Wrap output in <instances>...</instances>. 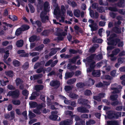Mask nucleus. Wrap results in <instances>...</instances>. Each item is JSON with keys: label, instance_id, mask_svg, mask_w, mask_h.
Returning a JSON list of instances; mask_svg holds the SVG:
<instances>
[{"label": "nucleus", "instance_id": "f257e3e1", "mask_svg": "<svg viewBox=\"0 0 125 125\" xmlns=\"http://www.w3.org/2000/svg\"><path fill=\"white\" fill-rule=\"evenodd\" d=\"M107 113L108 118L110 119H118L119 117L121 116V112L115 111H109Z\"/></svg>", "mask_w": 125, "mask_h": 125}, {"label": "nucleus", "instance_id": "f03ea898", "mask_svg": "<svg viewBox=\"0 0 125 125\" xmlns=\"http://www.w3.org/2000/svg\"><path fill=\"white\" fill-rule=\"evenodd\" d=\"M20 95V92L18 89H15L14 91H10L7 94V95L11 96L13 98H18Z\"/></svg>", "mask_w": 125, "mask_h": 125}, {"label": "nucleus", "instance_id": "7ed1b4c3", "mask_svg": "<svg viewBox=\"0 0 125 125\" xmlns=\"http://www.w3.org/2000/svg\"><path fill=\"white\" fill-rule=\"evenodd\" d=\"M109 42L108 44L109 45H111L114 46H115L120 41V39L118 38H115L114 39L108 40Z\"/></svg>", "mask_w": 125, "mask_h": 125}, {"label": "nucleus", "instance_id": "20e7f679", "mask_svg": "<svg viewBox=\"0 0 125 125\" xmlns=\"http://www.w3.org/2000/svg\"><path fill=\"white\" fill-rule=\"evenodd\" d=\"M53 6L55 7L54 10V14L56 16H61V10L58 4H56V5H53Z\"/></svg>", "mask_w": 125, "mask_h": 125}, {"label": "nucleus", "instance_id": "39448f33", "mask_svg": "<svg viewBox=\"0 0 125 125\" xmlns=\"http://www.w3.org/2000/svg\"><path fill=\"white\" fill-rule=\"evenodd\" d=\"M78 112L81 113H88L89 112V110L87 109L86 107L82 106H79L77 108Z\"/></svg>", "mask_w": 125, "mask_h": 125}, {"label": "nucleus", "instance_id": "423d86ee", "mask_svg": "<svg viewBox=\"0 0 125 125\" xmlns=\"http://www.w3.org/2000/svg\"><path fill=\"white\" fill-rule=\"evenodd\" d=\"M72 119H67L60 122V125H71L73 122Z\"/></svg>", "mask_w": 125, "mask_h": 125}, {"label": "nucleus", "instance_id": "0eeeda50", "mask_svg": "<svg viewBox=\"0 0 125 125\" xmlns=\"http://www.w3.org/2000/svg\"><path fill=\"white\" fill-rule=\"evenodd\" d=\"M50 85L51 87L55 86L58 88L60 86V82L57 80H52L50 82Z\"/></svg>", "mask_w": 125, "mask_h": 125}, {"label": "nucleus", "instance_id": "6e6552de", "mask_svg": "<svg viewBox=\"0 0 125 125\" xmlns=\"http://www.w3.org/2000/svg\"><path fill=\"white\" fill-rule=\"evenodd\" d=\"M74 28L75 31V33L76 34H78L79 32L81 33H82L83 32L82 29L78 25H75L74 26Z\"/></svg>", "mask_w": 125, "mask_h": 125}, {"label": "nucleus", "instance_id": "1a4fd4ad", "mask_svg": "<svg viewBox=\"0 0 125 125\" xmlns=\"http://www.w3.org/2000/svg\"><path fill=\"white\" fill-rule=\"evenodd\" d=\"M92 74L94 77H99L101 75L100 71L99 70H94L92 72Z\"/></svg>", "mask_w": 125, "mask_h": 125}, {"label": "nucleus", "instance_id": "9d476101", "mask_svg": "<svg viewBox=\"0 0 125 125\" xmlns=\"http://www.w3.org/2000/svg\"><path fill=\"white\" fill-rule=\"evenodd\" d=\"M40 17L43 23H45L46 20H49V17L47 15L45 16L43 15H40Z\"/></svg>", "mask_w": 125, "mask_h": 125}, {"label": "nucleus", "instance_id": "9b49d317", "mask_svg": "<svg viewBox=\"0 0 125 125\" xmlns=\"http://www.w3.org/2000/svg\"><path fill=\"white\" fill-rule=\"evenodd\" d=\"M89 26L91 28L92 31H95L98 29V26L96 23H95L93 25L90 24Z\"/></svg>", "mask_w": 125, "mask_h": 125}, {"label": "nucleus", "instance_id": "f8f14e48", "mask_svg": "<svg viewBox=\"0 0 125 125\" xmlns=\"http://www.w3.org/2000/svg\"><path fill=\"white\" fill-rule=\"evenodd\" d=\"M78 103L80 104H85L88 103V100L84 99H80L78 101Z\"/></svg>", "mask_w": 125, "mask_h": 125}, {"label": "nucleus", "instance_id": "ddd939ff", "mask_svg": "<svg viewBox=\"0 0 125 125\" xmlns=\"http://www.w3.org/2000/svg\"><path fill=\"white\" fill-rule=\"evenodd\" d=\"M107 123V125H119L118 121L117 120L108 121Z\"/></svg>", "mask_w": 125, "mask_h": 125}, {"label": "nucleus", "instance_id": "4468645a", "mask_svg": "<svg viewBox=\"0 0 125 125\" xmlns=\"http://www.w3.org/2000/svg\"><path fill=\"white\" fill-rule=\"evenodd\" d=\"M43 86L42 85H36L35 86V90L37 92H39L40 90L43 89Z\"/></svg>", "mask_w": 125, "mask_h": 125}, {"label": "nucleus", "instance_id": "2eb2a0df", "mask_svg": "<svg viewBox=\"0 0 125 125\" xmlns=\"http://www.w3.org/2000/svg\"><path fill=\"white\" fill-rule=\"evenodd\" d=\"M23 44V41L22 40H20L17 41L16 42V45L19 48L22 47Z\"/></svg>", "mask_w": 125, "mask_h": 125}, {"label": "nucleus", "instance_id": "dca6fc26", "mask_svg": "<svg viewBox=\"0 0 125 125\" xmlns=\"http://www.w3.org/2000/svg\"><path fill=\"white\" fill-rule=\"evenodd\" d=\"M61 13L62 16H65V14L66 13V10L64 6L63 5L61 6Z\"/></svg>", "mask_w": 125, "mask_h": 125}, {"label": "nucleus", "instance_id": "f3484780", "mask_svg": "<svg viewBox=\"0 0 125 125\" xmlns=\"http://www.w3.org/2000/svg\"><path fill=\"white\" fill-rule=\"evenodd\" d=\"M5 73L6 75L10 77H12L14 75L13 72L11 70L5 71Z\"/></svg>", "mask_w": 125, "mask_h": 125}, {"label": "nucleus", "instance_id": "a211bd4d", "mask_svg": "<svg viewBox=\"0 0 125 125\" xmlns=\"http://www.w3.org/2000/svg\"><path fill=\"white\" fill-rule=\"evenodd\" d=\"M4 78H6L7 79V80L5 81L3 80H0V84L2 86H4L6 85L7 83L9 82V81L8 80V78L6 76L4 77Z\"/></svg>", "mask_w": 125, "mask_h": 125}, {"label": "nucleus", "instance_id": "6ab92c4d", "mask_svg": "<svg viewBox=\"0 0 125 125\" xmlns=\"http://www.w3.org/2000/svg\"><path fill=\"white\" fill-rule=\"evenodd\" d=\"M95 54H92L86 58V60L88 62H91L94 58Z\"/></svg>", "mask_w": 125, "mask_h": 125}, {"label": "nucleus", "instance_id": "aec40b11", "mask_svg": "<svg viewBox=\"0 0 125 125\" xmlns=\"http://www.w3.org/2000/svg\"><path fill=\"white\" fill-rule=\"evenodd\" d=\"M117 27L115 26V27L113 28L112 30L114 32L116 33H120L121 32V30Z\"/></svg>", "mask_w": 125, "mask_h": 125}, {"label": "nucleus", "instance_id": "412c9836", "mask_svg": "<svg viewBox=\"0 0 125 125\" xmlns=\"http://www.w3.org/2000/svg\"><path fill=\"white\" fill-rule=\"evenodd\" d=\"M37 36L36 35H33L30 37L29 41L30 42H33L36 40H38Z\"/></svg>", "mask_w": 125, "mask_h": 125}, {"label": "nucleus", "instance_id": "4be33fe9", "mask_svg": "<svg viewBox=\"0 0 125 125\" xmlns=\"http://www.w3.org/2000/svg\"><path fill=\"white\" fill-rule=\"evenodd\" d=\"M81 51V50L80 51L79 50H76L73 49H70L69 50V52L70 54H76L78 52H79L80 53V52Z\"/></svg>", "mask_w": 125, "mask_h": 125}, {"label": "nucleus", "instance_id": "5701e85b", "mask_svg": "<svg viewBox=\"0 0 125 125\" xmlns=\"http://www.w3.org/2000/svg\"><path fill=\"white\" fill-rule=\"evenodd\" d=\"M22 31V29L21 27L19 28L16 30L15 32V35L18 36L21 34Z\"/></svg>", "mask_w": 125, "mask_h": 125}, {"label": "nucleus", "instance_id": "b1692460", "mask_svg": "<svg viewBox=\"0 0 125 125\" xmlns=\"http://www.w3.org/2000/svg\"><path fill=\"white\" fill-rule=\"evenodd\" d=\"M80 11L79 10L76 9L74 11V14L75 16L77 17H79L80 16Z\"/></svg>", "mask_w": 125, "mask_h": 125}, {"label": "nucleus", "instance_id": "393cba45", "mask_svg": "<svg viewBox=\"0 0 125 125\" xmlns=\"http://www.w3.org/2000/svg\"><path fill=\"white\" fill-rule=\"evenodd\" d=\"M50 32V31L49 30H45L41 33V35L44 36H48Z\"/></svg>", "mask_w": 125, "mask_h": 125}, {"label": "nucleus", "instance_id": "a878e982", "mask_svg": "<svg viewBox=\"0 0 125 125\" xmlns=\"http://www.w3.org/2000/svg\"><path fill=\"white\" fill-rule=\"evenodd\" d=\"M58 117V115H57L52 114L49 116V118L51 120L55 121L57 120Z\"/></svg>", "mask_w": 125, "mask_h": 125}, {"label": "nucleus", "instance_id": "bb28decb", "mask_svg": "<svg viewBox=\"0 0 125 125\" xmlns=\"http://www.w3.org/2000/svg\"><path fill=\"white\" fill-rule=\"evenodd\" d=\"M21 28L23 31H26L29 29L30 27L29 26L26 24H23L21 26Z\"/></svg>", "mask_w": 125, "mask_h": 125}, {"label": "nucleus", "instance_id": "cd10ccee", "mask_svg": "<svg viewBox=\"0 0 125 125\" xmlns=\"http://www.w3.org/2000/svg\"><path fill=\"white\" fill-rule=\"evenodd\" d=\"M95 121L93 119H90L88 121H87L86 122V125H94L95 123Z\"/></svg>", "mask_w": 125, "mask_h": 125}, {"label": "nucleus", "instance_id": "c85d7f7f", "mask_svg": "<svg viewBox=\"0 0 125 125\" xmlns=\"http://www.w3.org/2000/svg\"><path fill=\"white\" fill-rule=\"evenodd\" d=\"M118 97V95L116 94H114L113 95H111L110 96V99L113 101H116Z\"/></svg>", "mask_w": 125, "mask_h": 125}, {"label": "nucleus", "instance_id": "c756f323", "mask_svg": "<svg viewBox=\"0 0 125 125\" xmlns=\"http://www.w3.org/2000/svg\"><path fill=\"white\" fill-rule=\"evenodd\" d=\"M75 118V121L77 122L80 120L81 119L79 116L77 115H72L71 116V117L70 118L71 119H72V121H73V118Z\"/></svg>", "mask_w": 125, "mask_h": 125}, {"label": "nucleus", "instance_id": "7c9ffc66", "mask_svg": "<svg viewBox=\"0 0 125 125\" xmlns=\"http://www.w3.org/2000/svg\"><path fill=\"white\" fill-rule=\"evenodd\" d=\"M76 80V79L75 78L70 79L67 81V83L69 85L73 84L75 82Z\"/></svg>", "mask_w": 125, "mask_h": 125}, {"label": "nucleus", "instance_id": "2f4dec72", "mask_svg": "<svg viewBox=\"0 0 125 125\" xmlns=\"http://www.w3.org/2000/svg\"><path fill=\"white\" fill-rule=\"evenodd\" d=\"M16 83L17 86L21 84L23 82V81L19 78H17L16 80Z\"/></svg>", "mask_w": 125, "mask_h": 125}, {"label": "nucleus", "instance_id": "473e14b6", "mask_svg": "<svg viewBox=\"0 0 125 125\" xmlns=\"http://www.w3.org/2000/svg\"><path fill=\"white\" fill-rule=\"evenodd\" d=\"M44 46L43 44H42L39 45L37 47H36L35 49V50L37 51H39L42 50Z\"/></svg>", "mask_w": 125, "mask_h": 125}, {"label": "nucleus", "instance_id": "72a5a7b5", "mask_svg": "<svg viewBox=\"0 0 125 125\" xmlns=\"http://www.w3.org/2000/svg\"><path fill=\"white\" fill-rule=\"evenodd\" d=\"M111 89L112 90H114L112 92V93L114 94L119 93L120 92V91L118 90V88H115L114 87H112Z\"/></svg>", "mask_w": 125, "mask_h": 125}, {"label": "nucleus", "instance_id": "f704fd0d", "mask_svg": "<svg viewBox=\"0 0 125 125\" xmlns=\"http://www.w3.org/2000/svg\"><path fill=\"white\" fill-rule=\"evenodd\" d=\"M28 5L29 8L31 12V13H34V12L35 9L33 5L30 3H29Z\"/></svg>", "mask_w": 125, "mask_h": 125}, {"label": "nucleus", "instance_id": "c9c22d12", "mask_svg": "<svg viewBox=\"0 0 125 125\" xmlns=\"http://www.w3.org/2000/svg\"><path fill=\"white\" fill-rule=\"evenodd\" d=\"M80 58V57L79 55H77L76 56L74 57H73L71 59H70L71 61V62L73 63H75L76 61V60Z\"/></svg>", "mask_w": 125, "mask_h": 125}, {"label": "nucleus", "instance_id": "e433bc0d", "mask_svg": "<svg viewBox=\"0 0 125 125\" xmlns=\"http://www.w3.org/2000/svg\"><path fill=\"white\" fill-rule=\"evenodd\" d=\"M74 73L73 72L68 73L66 74V76L68 78L72 77L73 76Z\"/></svg>", "mask_w": 125, "mask_h": 125}, {"label": "nucleus", "instance_id": "4c0bfd02", "mask_svg": "<svg viewBox=\"0 0 125 125\" xmlns=\"http://www.w3.org/2000/svg\"><path fill=\"white\" fill-rule=\"evenodd\" d=\"M97 10L98 12L100 13H103L105 11L104 7L103 6L98 7Z\"/></svg>", "mask_w": 125, "mask_h": 125}, {"label": "nucleus", "instance_id": "58836bf2", "mask_svg": "<svg viewBox=\"0 0 125 125\" xmlns=\"http://www.w3.org/2000/svg\"><path fill=\"white\" fill-rule=\"evenodd\" d=\"M76 86L78 88H82L85 86L84 83L82 82H79L76 84Z\"/></svg>", "mask_w": 125, "mask_h": 125}, {"label": "nucleus", "instance_id": "ea45409f", "mask_svg": "<svg viewBox=\"0 0 125 125\" xmlns=\"http://www.w3.org/2000/svg\"><path fill=\"white\" fill-rule=\"evenodd\" d=\"M73 87L72 86L67 85L65 86L64 89L65 91L67 92L72 90Z\"/></svg>", "mask_w": 125, "mask_h": 125}, {"label": "nucleus", "instance_id": "a19ab883", "mask_svg": "<svg viewBox=\"0 0 125 125\" xmlns=\"http://www.w3.org/2000/svg\"><path fill=\"white\" fill-rule=\"evenodd\" d=\"M20 62L18 60H15L13 61L12 63L15 66H19L20 65Z\"/></svg>", "mask_w": 125, "mask_h": 125}, {"label": "nucleus", "instance_id": "79ce46f5", "mask_svg": "<svg viewBox=\"0 0 125 125\" xmlns=\"http://www.w3.org/2000/svg\"><path fill=\"white\" fill-rule=\"evenodd\" d=\"M29 64L28 62H25L22 66V68L24 70H26L29 67Z\"/></svg>", "mask_w": 125, "mask_h": 125}, {"label": "nucleus", "instance_id": "37998d69", "mask_svg": "<svg viewBox=\"0 0 125 125\" xmlns=\"http://www.w3.org/2000/svg\"><path fill=\"white\" fill-rule=\"evenodd\" d=\"M70 97L72 99H76L77 98L78 95L73 93H71L70 94Z\"/></svg>", "mask_w": 125, "mask_h": 125}, {"label": "nucleus", "instance_id": "c03bdc74", "mask_svg": "<svg viewBox=\"0 0 125 125\" xmlns=\"http://www.w3.org/2000/svg\"><path fill=\"white\" fill-rule=\"evenodd\" d=\"M122 1H120L117 2L116 5L117 6L120 8H123L124 7V6L123 5V2Z\"/></svg>", "mask_w": 125, "mask_h": 125}, {"label": "nucleus", "instance_id": "a18cd8bd", "mask_svg": "<svg viewBox=\"0 0 125 125\" xmlns=\"http://www.w3.org/2000/svg\"><path fill=\"white\" fill-rule=\"evenodd\" d=\"M32 77V76H31L30 77V79L31 80L34 81L38 79L37 74H35L33 75Z\"/></svg>", "mask_w": 125, "mask_h": 125}, {"label": "nucleus", "instance_id": "49530a36", "mask_svg": "<svg viewBox=\"0 0 125 125\" xmlns=\"http://www.w3.org/2000/svg\"><path fill=\"white\" fill-rule=\"evenodd\" d=\"M12 102L13 104L17 105H19L21 103L20 100H12Z\"/></svg>", "mask_w": 125, "mask_h": 125}, {"label": "nucleus", "instance_id": "de8ad7c7", "mask_svg": "<svg viewBox=\"0 0 125 125\" xmlns=\"http://www.w3.org/2000/svg\"><path fill=\"white\" fill-rule=\"evenodd\" d=\"M29 115L30 119H31L35 117L36 116L34 114L32 113L30 111H29Z\"/></svg>", "mask_w": 125, "mask_h": 125}, {"label": "nucleus", "instance_id": "09e8293b", "mask_svg": "<svg viewBox=\"0 0 125 125\" xmlns=\"http://www.w3.org/2000/svg\"><path fill=\"white\" fill-rule=\"evenodd\" d=\"M96 87H97L99 88L104 87V83H103L100 82L98 83L96 85Z\"/></svg>", "mask_w": 125, "mask_h": 125}, {"label": "nucleus", "instance_id": "8fccbe9b", "mask_svg": "<svg viewBox=\"0 0 125 125\" xmlns=\"http://www.w3.org/2000/svg\"><path fill=\"white\" fill-rule=\"evenodd\" d=\"M120 51V49L118 48L115 49L112 52L115 55H116Z\"/></svg>", "mask_w": 125, "mask_h": 125}, {"label": "nucleus", "instance_id": "3c124183", "mask_svg": "<svg viewBox=\"0 0 125 125\" xmlns=\"http://www.w3.org/2000/svg\"><path fill=\"white\" fill-rule=\"evenodd\" d=\"M49 5V3L47 1L45 2L44 4V9L48 10V6Z\"/></svg>", "mask_w": 125, "mask_h": 125}, {"label": "nucleus", "instance_id": "603ef678", "mask_svg": "<svg viewBox=\"0 0 125 125\" xmlns=\"http://www.w3.org/2000/svg\"><path fill=\"white\" fill-rule=\"evenodd\" d=\"M22 94L24 96H28L29 94V91L27 90H23L22 91Z\"/></svg>", "mask_w": 125, "mask_h": 125}, {"label": "nucleus", "instance_id": "864d4df0", "mask_svg": "<svg viewBox=\"0 0 125 125\" xmlns=\"http://www.w3.org/2000/svg\"><path fill=\"white\" fill-rule=\"evenodd\" d=\"M8 89L9 90H14L16 89L15 87L11 84H9L7 86Z\"/></svg>", "mask_w": 125, "mask_h": 125}, {"label": "nucleus", "instance_id": "5fc2aeb1", "mask_svg": "<svg viewBox=\"0 0 125 125\" xmlns=\"http://www.w3.org/2000/svg\"><path fill=\"white\" fill-rule=\"evenodd\" d=\"M109 10L112 11L114 12L117 11L118 9L116 7H110L109 8Z\"/></svg>", "mask_w": 125, "mask_h": 125}, {"label": "nucleus", "instance_id": "6e6d98bb", "mask_svg": "<svg viewBox=\"0 0 125 125\" xmlns=\"http://www.w3.org/2000/svg\"><path fill=\"white\" fill-rule=\"evenodd\" d=\"M85 123V121L82 120L79 122H76L75 125H84Z\"/></svg>", "mask_w": 125, "mask_h": 125}, {"label": "nucleus", "instance_id": "4d7b16f0", "mask_svg": "<svg viewBox=\"0 0 125 125\" xmlns=\"http://www.w3.org/2000/svg\"><path fill=\"white\" fill-rule=\"evenodd\" d=\"M93 98L94 99L97 101L98 102H100L101 101L100 98L98 95H95L93 96Z\"/></svg>", "mask_w": 125, "mask_h": 125}, {"label": "nucleus", "instance_id": "13d9d810", "mask_svg": "<svg viewBox=\"0 0 125 125\" xmlns=\"http://www.w3.org/2000/svg\"><path fill=\"white\" fill-rule=\"evenodd\" d=\"M92 94L91 91L90 90H87L84 92V94L85 95L90 96Z\"/></svg>", "mask_w": 125, "mask_h": 125}, {"label": "nucleus", "instance_id": "bf43d9fd", "mask_svg": "<svg viewBox=\"0 0 125 125\" xmlns=\"http://www.w3.org/2000/svg\"><path fill=\"white\" fill-rule=\"evenodd\" d=\"M29 104L30 106L32 107H35L37 105V103L35 102H32Z\"/></svg>", "mask_w": 125, "mask_h": 125}, {"label": "nucleus", "instance_id": "052dcab7", "mask_svg": "<svg viewBox=\"0 0 125 125\" xmlns=\"http://www.w3.org/2000/svg\"><path fill=\"white\" fill-rule=\"evenodd\" d=\"M65 114L66 115H70V116H71H71L72 115H73L72 114H73V112L72 111H69V110H67V111H66L65 112Z\"/></svg>", "mask_w": 125, "mask_h": 125}, {"label": "nucleus", "instance_id": "680f3d73", "mask_svg": "<svg viewBox=\"0 0 125 125\" xmlns=\"http://www.w3.org/2000/svg\"><path fill=\"white\" fill-rule=\"evenodd\" d=\"M81 117L82 118L87 119L88 118V115L87 114H82L81 115Z\"/></svg>", "mask_w": 125, "mask_h": 125}, {"label": "nucleus", "instance_id": "e2e57ef3", "mask_svg": "<svg viewBox=\"0 0 125 125\" xmlns=\"http://www.w3.org/2000/svg\"><path fill=\"white\" fill-rule=\"evenodd\" d=\"M58 62V60H55L52 62L51 64V66L52 67H53Z\"/></svg>", "mask_w": 125, "mask_h": 125}, {"label": "nucleus", "instance_id": "0e129e2a", "mask_svg": "<svg viewBox=\"0 0 125 125\" xmlns=\"http://www.w3.org/2000/svg\"><path fill=\"white\" fill-rule=\"evenodd\" d=\"M41 65L40 62H38L36 63L34 65V68L36 69L38 67Z\"/></svg>", "mask_w": 125, "mask_h": 125}, {"label": "nucleus", "instance_id": "69168bd1", "mask_svg": "<svg viewBox=\"0 0 125 125\" xmlns=\"http://www.w3.org/2000/svg\"><path fill=\"white\" fill-rule=\"evenodd\" d=\"M96 58L99 60L102 59H103L102 55L101 54H99L97 55Z\"/></svg>", "mask_w": 125, "mask_h": 125}, {"label": "nucleus", "instance_id": "338daca9", "mask_svg": "<svg viewBox=\"0 0 125 125\" xmlns=\"http://www.w3.org/2000/svg\"><path fill=\"white\" fill-rule=\"evenodd\" d=\"M52 60L51 59L50 60L47 62L45 65V66H48L50 65L52 62Z\"/></svg>", "mask_w": 125, "mask_h": 125}, {"label": "nucleus", "instance_id": "774afa93", "mask_svg": "<svg viewBox=\"0 0 125 125\" xmlns=\"http://www.w3.org/2000/svg\"><path fill=\"white\" fill-rule=\"evenodd\" d=\"M50 42V40L48 38H46L44 40L43 43L45 44H47Z\"/></svg>", "mask_w": 125, "mask_h": 125}]
</instances>
